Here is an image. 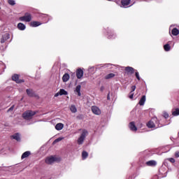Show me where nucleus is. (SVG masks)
Here are the masks:
<instances>
[{
    "mask_svg": "<svg viewBox=\"0 0 179 179\" xmlns=\"http://www.w3.org/2000/svg\"><path fill=\"white\" fill-rule=\"evenodd\" d=\"M63 129H64V124L62 123H57L55 126V129H57V131H61Z\"/></svg>",
    "mask_w": 179,
    "mask_h": 179,
    "instance_id": "obj_22",
    "label": "nucleus"
},
{
    "mask_svg": "<svg viewBox=\"0 0 179 179\" xmlns=\"http://www.w3.org/2000/svg\"><path fill=\"white\" fill-rule=\"evenodd\" d=\"M178 136H179V133L178 134Z\"/></svg>",
    "mask_w": 179,
    "mask_h": 179,
    "instance_id": "obj_48",
    "label": "nucleus"
},
{
    "mask_svg": "<svg viewBox=\"0 0 179 179\" xmlns=\"http://www.w3.org/2000/svg\"><path fill=\"white\" fill-rule=\"evenodd\" d=\"M31 155V152L30 151H27L25 152H24L21 157V159H26V157H29Z\"/></svg>",
    "mask_w": 179,
    "mask_h": 179,
    "instance_id": "obj_24",
    "label": "nucleus"
},
{
    "mask_svg": "<svg viewBox=\"0 0 179 179\" xmlns=\"http://www.w3.org/2000/svg\"><path fill=\"white\" fill-rule=\"evenodd\" d=\"M13 110H15V105H13L10 108H9L7 113H13Z\"/></svg>",
    "mask_w": 179,
    "mask_h": 179,
    "instance_id": "obj_34",
    "label": "nucleus"
},
{
    "mask_svg": "<svg viewBox=\"0 0 179 179\" xmlns=\"http://www.w3.org/2000/svg\"><path fill=\"white\" fill-rule=\"evenodd\" d=\"M108 1H111V0H108Z\"/></svg>",
    "mask_w": 179,
    "mask_h": 179,
    "instance_id": "obj_49",
    "label": "nucleus"
},
{
    "mask_svg": "<svg viewBox=\"0 0 179 179\" xmlns=\"http://www.w3.org/2000/svg\"><path fill=\"white\" fill-rule=\"evenodd\" d=\"M58 96H61V93L59 92L55 94V97H58Z\"/></svg>",
    "mask_w": 179,
    "mask_h": 179,
    "instance_id": "obj_41",
    "label": "nucleus"
},
{
    "mask_svg": "<svg viewBox=\"0 0 179 179\" xmlns=\"http://www.w3.org/2000/svg\"><path fill=\"white\" fill-rule=\"evenodd\" d=\"M55 162H59L58 157L55 156L48 157L45 159V163H46V164H52L53 163H55Z\"/></svg>",
    "mask_w": 179,
    "mask_h": 179,
    "instance_id": "obj_4",
    "label": "nucleus"
},
{
    "mask_svg": "<svg viewBox=\"0 0 179 179\" xmlns=\"http://www.w3.org/2000/svg\"><path fill=\"white\" fill-rule=\"evenodd\" d=\"M145 164L150 167H155V166H156V164H157V162H156V161H155V160H150V161L145 162Z\"/></svg>",
    "mask_w": 179,
    "mask_h": 179,
    "instance_id": "obj_14",
    "label": "nucleus"
},
{
    "mask_svg": "<svg viewBox=\"0 0 179 179\" xmlns=\"http://www.w3.org/2000/svg\"><path fill=\"white\" fill-rule=\"evenodd\" d=\"M172 115H174V117H177V115H179V108H176L175 110H173Z\"/></svg>",
    "mask_w": 179,
    "mask_h": 179,
    "instance_id": "obj_28",
    "label": "nucleus"
},
{
    "mask_svg": "<svg viewBox=\"0 0 179 179\" xmlns=\"http://www.w3.org/2000/svg\"><path fill=\"white\" fill-rule=\"evenodd\" d=\"M145 101H146V96L144 95L141 97V99L138 102L139 106H145Z\"/></svg>",
    "mask_w": 179,
    "mask_h": 179,
    "instance_id": "obj_17",
    "label": "nucleus"
},
{
    "mask_svg": "<svg viewBox=\"0 0 179 179\" xmlns=\"http://www.w3.org/2000/svg\"><path fill=\"white\" fill-rule=\"evenodd\" d=\"M13 139H15L17 142L20 141V134L19 133L15 134L14 135L11 136Z\"/></svg>",
    "mask_w": 179,
    "mask_h": 179,
    "instance_id": "obj_19",
    "label": "nucleus"
},
{
    "mask_svg": "<svg viewBox=\"0 0 179 179\" xmlns=\"http://www.w3.org/2000/svg\"><path fill=\"white\" fill-rule=\"evenodd\" d=\"M10 38V35L9 34V33H3L1 36L0 43L1 44H3V43H6V41H8V40H9Z\"/></svg>",
    "mask_w": 179,
    "mask_h": 179,
    "instance_id": "obj_6",
    "label": "nucleus"
},
{
    "mask_svg": "<svg viewBox=\"0 0 179 179\" xmlns=\"http://www.w3.org/2000/svg\"><path fill=\"white\" fill-rule=\"evenodd\" d=\"M70 110L71 113H76L78 111V109L76 108V106L75 105H71L70 106Z\"/></svg>",
    "mask_w": 179,
    "mask_h": 179,
    "instance_id": "obj_31",
    "label": "nucleus"
},
{
    "mask_svg": "<svg viewBox=\"0 0 179 179\" xmlns=\"http://www.w3.org/2000/svg\"><path fill=\"white\" fill-rule=\"evenodd\" d=\"M69 74L65 73L62 77L63 82H68V80H69Z\"/></svg>",
    "mask_w": 179,
    "mask_h": 179,
    "instance_id": "obj_26",
    "label": "nucleus"
},
{
    "mask_svg": "<svg viewBox=\"0 0 179 179\" xmlns=\"http://www.w3.org/2000/svg\"><path fill=\"white\" fill-rule=\"evenodd\" d=\"M62 140V138L59 137V138L55 139V140L54 141L53 143H58V142H61Z\"/></svg>",
    "mask_w": 179,
    "mask_h": 179,
    "instance_id": "obj_35",
    "label": "nucleus"
},
{
    "mask_svg": "<svg viewBox=\"0 0 179 179\" xmlns=\"http://www.w3.org/2000/svg\"><path fill=\"white\" fill-rule=\"evenodd\" d=\"M136 90V86L133 85V86L131 87V91L130 92V93H134Z\"/></svg>",
    "mask_w": 179,
    "mask_h": 179,
    "instance_id": "obj_36",
    "label": "nucleus"
},
{
    "mask_svg": "<svg viewBox=\"0 0 179 179\" xmlns=\"http://www.w3.org/2000/svg\"><path fill=\"white\" fill-rule=\"evenodd\" d=\"M171 34L173 36H178L179 30L177 28H173L171 31Z\"/></svg>",
    "mask_w": 179,
    "mask_h": 179,
    "instance_id": "obj_25",
    "label": "nucleus"
},
{
    "mask_svg": "<svg viewBox=\"0 0 179 179\" xmlns=\"http://www.w3.org/2000/svg\"><path fill=\"white\" fill-rule=\"evenodd\" d=\"M164 125H166V123H160L157 117H152L151 120L147 123L148 128H153L154 129L162 128V127H164Z\"/></svg>",
    "mask_w": 179,
    "mask_h": 179,
    "instance_id": "obj_1",
    "label": "nucleus"
},
{
    "mask_svg": "<svg viewBox=\"0 0 179 179\" xmlns=\"http://www.w3.org/2000/svg\"><path fill=\"white\" fill-rule=\"evenodd\" d=\"M129 98L131 99V100H132V99H134V93L133 92H131V93L130 92Z\"/></svg>",
    "mask_w": 179,
    "mask_h": 179,
    "instance_id": "obj_39",
    "label": "nucleus"
},
{
    "mask_svg": "<svg viewBox=\"0 0 179 179\" xmlns=\"http://www.w3.org/2000/svg\"><path fill=\"white\" fill-rule=\"evenodd\" d=\"M101 90H103V87H101Z\"/></svg>",
    "mask_w": 179,
    "mask_h": 179,
    "instance_id": "obj_47",
    "label": "nucleus"
},
{
    "mask_svg": "<svg viewBox=\"0 0 179 179\" xmlns=\"http://www.w3.org/2000/svg\"><path fill=\"white\" fill-rule=\"evenodd\" d=\"M116 3L119 4V3H120V1H116Z\"/></svg>",
    "mask_w": 179,
    "mask_h": 179,
    "instance_id": "obj_46",
    "label": "nucleus"
},
{
    "mask_svg": "<svg viewBox=\"0 0 179 179\" xmlns=\"http://www.w3.org/2000/svg\"><path fill=\"white\" fill-rule=\"evenodd\" d=\"M107 99H108V100H110V94H108Z\"/></svg>",
    "mask_w": 179,
    "mask_h": 179,
    "instance_id": "obj_45",
    "label": "nucleus"
},
{
    "mask_svg": "<svg viewBox=\"0 0 179 179\" xmlns=\"http://www.w3.org/2000/svg\"><path fill=\"white\" fill-rule=\"evenodd\" d=\"M167 118H169V113H164V117L162 119H160L159 122H160V124H164V121H166Z\"/></svg>",
    "mask_w": 179,
    "mask_h": 179,
    "instance_id": "obj_16",
    "label": "nucleus"
},
{
    "mask_svg": "<svg viewBox=\"0 0 179 179\" xmlns=\"http://www.w3.org/2000/svg\"><path fill=\"white\" fill-rule=\"evenodd\" d=\"M87 156H89V154L87 153V152L83 151L82 152L83 160H85V159H87Z\"/></svg>",
    "mask_w": 179,
    "mask_h": 179,
    "instance_id": "obj_32",
    "label": "nucleus"
},
{
    "mask_svg": "<svg viewBox=\"0 0 179 179\" xmlns=\"http://www.w3.org/2000/svg\"><path fill=\"white\" fill-rule=\"evenodd\" d=\"M6 68V66H5V64H3L2 62H0V75L4 72Z\"/></svg>",
    "mask_w": 179,
    "mask_h": 179,
    "instance_id": "obj_21",
    "label": "nucleus"
},
{
    "mask_svg": "<svg viewBox=\"0 0 179 179\" xmlns=\"http://www.w3.org/2000/svg\"><path fill=\"white\" fill-rule=\"evenodd\" d=\"M17 29L21 31L26 30V25L22 22H20L17 24Z\"/></svg>",
    "mask_w": 179,
    "mask_h": 179,
    "instance_id": "obj_18",
    "label": "nucleus"
},
{
    "mask_svg": "<svg viewBox=\"0 0 179 179\" xmlns=\"http://www.w3.org/2000/svg\"><path fill=\"white\" fill-rule=\"evenodd\" d=\"M8 3H9V5H11V6H13L16 5V1L15 0H8Z\"/></svg>",
    "mask_w": 179,
    "mask_h": 179,
    "instance_id": "obj_33",
    "label": "nucleus"
},
{
    "mask_svg": "<svg viewBox=\"0 0 179 179\" xmlns=\"http://www.w3.org/2000/svg\"><path fill=\"white\" fill-rule=\"evenodd\" d=\"M129 3H131V0H122L120 8H128Z\"/></svg>",
    "mask_w": 179,
    "mask_h": 179,
    "instance_id": "obj_9",
    "label": "nucleus"
},
{
    "mask_svg": "<svg viewBox=\"0 0 179 179\" xmlns=\"http://www.w3.org/2000/svg\"><path fill=\"white\" fill-rule=\"evenodd\" d=\"M175 157H179V151H176V152H175Z\"/></svg>",
    "mask_w": 179,
    "mask_h": 179,
    "instance_id": "obj_40",
    "label": "nucleus"
},
{
    "mask_svg": "<svg viewBox=\"0 0 179 179\" xmlns=\"http://www.w3.org/2000/svg\"><path fill=\"white\" fill-rule=\"evenodd\" d=\"M41 16H42V17H48V15H45V14H43Z\"/></svg>",
    "mask_w": 179,
    "mask_h": 179,
    "instance_id": "obj_43",
    "label": "nucleus"
},
{
    "mask_svg": "<svg viewBox=\"0 0 179 179\" xmlns=\"http://www.w3.org/2000/svg\"><path fill=\"white\" fill-rule=\"evenodd\" d=\"M37 114L36 111H33L31 110H26L23 114H22V117L24 120H31V118H33V117H34V115H36Z\"/></svg>",
    "mask_w": 179,
    "mask_h": 179,
    "instance_id": "obj_3",
    "label": "nucleus"
},
{
    "mask_svg": "<svg viewBox=\"0 0 179 179\" xmlns=\"http://www.w3.org/2000/svg\"><path fill=\"white\" fill-rule=\"evenodd\" d=\"M0 15H5V11L0 10Z\"/></svg>",
    "mask_w": 179,
    "mask_h": 179,
    "instance_id": "obj_42",
    "label": "nucleus"
},
{
    "mask_svg": "<svg viewBox=\"0 0 179 179\" xmlns=\"http://www.w3.org/2000/svg\"><path fill=\"white\" fill-rule=\"evenodd\" d=\"M107 36L108 38L110 40H113L117 37V35H115V34H114L113 30H111L110 28H108L107 29Z\"/></svg>",
    "mask_w": 179,
    "mask_h": 179,
    "instance_id": "obj_7",
    "label": "nucleus"
},
{
    "mask_svg": "<svg viewBox=\"0 0 179 179\" xmlns=\"http://www.w3.org/2000/svg\"><path fill=\"white\" fill-rule=\"evenodd\" d=\"M125 71L127 73H129L130 75H132L134 72H135V69L131 66H127L125 67Z\"/></svg>",
    "mask_w": 179,
    "mask_h": 179,
    "instance_id": "obj_13",
    "label": "nucleus"
},
{
    "mask_svg": "<svg viewBox=\"0 0 179 179\" xmlns=\"http://www.w3.org/2000/svg\"><path fill=\"white\" fill-rule=\"evenodd\" d=\"M136 78L138 79V80H141V77L139 76L138 72H136Z\"/></svg>",
    "mask_w": 179,
    "mask_h": 179,
    "instance_id": "obj_37",
    "label": "nucleus"
},
{
    "mask_svg": "<svg viewBox=\"0 0 179 179\" xmlns=\"http://www.w3.org/2000/svg\"><path fill=\"white\" fill-rule=\"evenodd\" d=\"M27 94L29 97H36V94L33 90L27 89Z\"/></svg>",
    "mask_w": 179,
    "mask_h": 179,
    "instance_id": "obj_15",
    "label": "nucleus"
},
{
    "mask_svg": "<svg viewBox=\"0 0 179 179\" xmlns=\"http://www.w3.org/2000/svg\"><path fill=\"white\" fill-rule=\"evenodd\" d=\"M20 20L21 22H31V14L29 13H25L24 16L20 17Z\"/></svg>",
    "mask_w": 179,
    "mask_h": 179,
    "instance_id": "obj_5",
    "label": "nucleus"
},
{
    "mask_svg": "<svg viewBox=\"0 0 179 179\" xmlns=\"http://www.w3.org/2000/svg\"><path fill=\"white\" fill-rule=\"evenodd\" d=\"M106 66H107V68L111 66V64H106Z\"/></svg>",
    "mask_w": 179,
    "mask_h": 179,
    "instance_id": "obj_44",
    "label": "nucleus"
},
{
    "mask_svg": "<svg viewBox=\"0 0 179 179\" xmlns=\"http://www.w3.org/2000/svg\"><path fill=\"white\" fill-rule=\"evenodd\" d=\"M164 51L169 52L171 50V46H170V44L167 43L164 45Z\"/></svg>",
    "mask_w": 179,
    "mask_h": 179,
    "instance_id": "obj_27",
    "label": "nucleus"
},
{
    "mask_svg": "<svg viewBox=\"0 0 179 179\" xmlns=\"http://www.w3.org/2000/svg\"><path fill=\"white\" fill-rule=\"evenodd\" d=\"M115 76V74L110 73L105 76V79L108 80V79H112V78H114Z\"/></svg>",
    "mask_w": 179,
    "mask_h": 179,
    "instance_id": "obj_29",
    "label": "nucleus"
},
{
    "mask_svg": "<svg viewBox=\"0 0 179 179\" xmlns=\"http://www.w3.org/2000/svg\"><path fill=\"white\" fill-rule=\"evenodd\" d=\"M92 111L95 115H100V114H101V110L96 106H92Z\"/></svg>",
    "mask_w": 179,
    "mask_h": 179,
    "instance_id": "obj_8",
    "label": "nucleus"
},
{
    "mask_svg": "<svg viewBox=\"0 0 179 179\" xmlns=\"http://www.w3.org/2000/svg\"><path fill=\"white\" fill-rule=\"evenodd\" d=\"M12 80H14V82H16V83H22V82H24V80H19V75L17 74L13 76Z\"/></svg>",
    "mask_w": 179,
    "mask_h": 179,
    "instance_id": "obj_11",
    "label": "nucleus"
},
{
    "mask_svg": "<svg viewBox=\"0 0 179 179\" xmlns=\"http://www.w3.org/2000/svg\"><path fill=\"white\" fill-rule=\"evenodd\" d=\"M76 76L78 79H82L83 77V70L82 69H78L76 71Z\"/></svg>",
    "mask_w": 179,
    "mask_h": 179,
    "instance_id": "obj_12",
    "label": "nucleus"
},
{
    "mask_svg": "<svg viewBox=\"0 0 179 179\" xmlns=\"http://www.w3.org/2000/svg\"><path fill=\"white\" fill-rule=\"evenodd\" d=\"M168 160L171 163H176V159H174V158H169V159H168Z\"/></svg>",
    "mask_w": 179,
    "mask_h": 179,
    "instance_id": "obj_38",
    "label": "nucleus"
},
{
    "mask_svg": "<svg viewBox=\"0 0 179 179\" xmlns=\"http://www.w3.org/2000/svg\"><path fill=\"white\" fill-rule=\"evenodd\" d=\"M59 92H60V96H67L68 94V92H66L64 89H60Z\"/></svg>",
    "mask_w": 179,
    "mask_h": 179,
    "instance_id": "obj_30",
    "label": "nucleus"
},
{
    "mask_svg": "<svg viewBox=\"0 0 179 179\" xmlns=\"http://www.w3.org/2000/svg\"><path fill=\"white\" fill-rule=\"evenodd\" d=\"M89 135V132L86 129H83L81 132L80 137L77 140L78 145H83L85 140L86 139V136Z\"/></svg>",
    "mask_w": 179,
    "mask_h": 179,
    "instance_id": "obj_2",
    "label": "nucleus"
},
{
    "mask_svg": "<svg viewBox=\"0 0 179 179\" xmlns=\"http://www.w3.org/2000/svg\"><path fill=\"white\" fill-rule=\"evenodd\" d=\"M82 86H80V85H77L75 92L77 93L78 96H82V94L80 93V89H81Z\"/></svg>",
    "mask_w": 179,
    "mask_h": 179,
    "instance_id": "obj_23",
    "label": "nucleus"
},
{
    "mask_svg": "<svg viewBox=\"0 0 179 179\" xmlns=\"http://www.w3.org/2000/svg\"><path fill=\"white\" fill-rule=\"evenodd\" d=\"M129 127L131 131L136 132L138 131V127L135 125V122H131L129 124Z\"/></svg>",
    "mask_w": 179,
    "mask_h": 179,
    "instance_id": "obj_10",
    "label": "nucleus"
},
{
    "mask_svg": "<svg viewBox=\"0 0 179 179\" xmlns=\"http://www.w3.org/2000/svg\"><path fill=\"white\" fill-rule=\"evenodd\" d=\"M38 26H41V23L40 22L34 21L31 22V27H38Z\"/></svg>",
    "mask_w": 179,
    "mask_h": 179,
    "instance_id": "obj_20",
    "label": "nucleus"
}]
</instances>
